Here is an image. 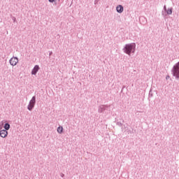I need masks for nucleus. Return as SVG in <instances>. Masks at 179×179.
<instances>
[{
  "label": "nucleus",
  "instance_id": "1",
  "mask_svg": "<svg viewBox=\"0 0 179 179\" xmlns=\"http://www.w3.org/2000/svg\"><path fill=\"white\" fill-rule=\"evenodd\" d=\"M135 51V44H128L126 45L124 48V52L126 54H128V55H131V52H134Z\"/></svg>",
  "mask_w": 179,
  "mask_h": 179
},
{
  "label": "nucleus",
  "instance_id": "2",
  "mask_svg": "<svg viewBox=\"0 0 179 179\" xmlns=\"http://www.w3.org/2000/svg\"><path fill=\"white\" fill-rule=\"evenodd\" d=\"M34 106H36V96H33L31 99L29 101V103L28 105V110L29 111H31L33 108H34Z\"/></svg>",
  "mask_w": 179,
  "mask_h": 179
},
{
  "label": "nucleus",
  "instance_id": "3",
  "mask_svg": "<svg viewBox=\"0 0 179 179\" xmlns=\"http://www.w3.org/2000/svg\"><path fill=\"white\" fill-rule=\"evenodd\" d=\"M173 76H176V78H179V62L175 64L173 69Z\"/></svg>",
  "mask_w": 179,
  "mask_h": 179
},
{
  "label": "nucleus",
  "instance_id": "4",
  "mask_svg": "<svg viewBox=\"0 0 179 179\" xmlns=\"http://www.w3.org/2000/svg\"><path fill=\"white\" fill-rule=\"evenodd\" d=\"M17 62H19V59H17V57H12L10 59V64L12 66H15V65L17 64Z\"/></svg>",
  "mask_w": 179,
  "mask_h": 179
},
{
  "label": "nucleus",
  "instance_id": "5",
  "mask_svg": "<svg viewBox=\"0 0 179 179\" xmlns=\"http://www.w3.org/2000/svg\"><path fill=\"white\" fill-rule=\"evenodd\" d=\"M1 138H6L8 136V131L5 129L0 130Z\"/></svg>",
  "mask_w": 179,
  "mask_h": 179
},
{
  "label": "nucleus",
  "instance_id": "6",
  "mask_svg": "<svg viewBox=\"0 0 179 179\" xmlns=\"http://www.w3.org/2000/svg\"><path fill=\"white\" fill-rule=\"evenodd\" d=\"M39 69H40V67L38 66V65H36L34 68L32 69L31 75H36V73L38 72Z\"/></svg>",
  "mask_w": 179,
  "mask_h": 179
},
{
  "label": "nucleus",
  "instance_id": "7",
  "mask_svg": "<svg viewBox=\"0 0 179 179\" xmlns=\"http://www.w3.org/2000/svg\"><path fill=\"white\" fill-rule=\"evenodd\" d=\"M116 10L118 12V13H122V12H124V7H122L121 5H119L116 7Z\"/></svg>",
  "mask_w": 179,
  "mask_h": 179
},
{
  "label": "nucleus",
  "instance_id": "8",
  "mask_svg": "<svg viewBox=\"0 0 179 179\" xmlns=\"http://www.w3.org/2000/svg\"><path fill=\"white\" fill-rule=\"evenodd\" d=\"M9 129H10V124H9L8 123H6L4 124V130L9 131Z\"/></svg>",
  "mask_w": 179,
  "mask_h": 179
},
{
  "label": "nucleus",
  "instance_id": "9",
  "mask_svg": "<svg viewBox=\"0 0 179 179\" xmlns=\"http://www.w3.org/2000/svg\"><path fill=\"white\" fill-rule=\"evenodd\" d=\"M64 131V128L62 127H59L57 128V132L58 134H62V131Z\"/></svg>",
  "mask_w": 179,
  "mask_h": 179
},
{
  "label": "nucleus",
  "instance_id": "10",
  "mask_svg": "<svg viewBox=\"0 0 179 179\" xmlns=\"http://www.w3.org/2000/svg\"><path fill=\"white\" fill-rule=\"evenodd\" d=\"M173 13V8H169L167 10V14L168 15H171Z\"/></svg>",
  "mask_w": 179,
  "mask_h": 179
},
{
  "label": "nucleus",
  "instance_id": "11",
  "mask_svg": "<svg viewBox=\"0 0 179 179\" xmlns=\"http://www.w3.org/2000/svg\"><path fill=\"white\" fill-rule=\"evenodd\" d=\"M55 0H49V2L52 3V2H55Z\"/></svg>",
  "mask_w": 179,
  "mask_h": 179
},
{
  "label": "nucleus",
  "instance_id": "12",
  "mask_svg": "<svg viewBox=\"0 0 179 179\" xmlns=\"http://www.w3.org/2000/svg\"><path fill=\"white\" fill-rule=\"evenodd\" d=\"M164 9L166 10V6H164Z\"/></svg>",
  "mask_w": 179,
  "mask_h": 179
}]
</instances>
